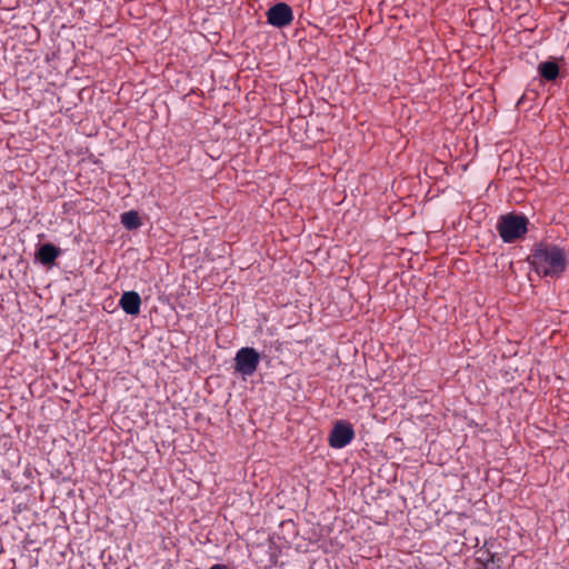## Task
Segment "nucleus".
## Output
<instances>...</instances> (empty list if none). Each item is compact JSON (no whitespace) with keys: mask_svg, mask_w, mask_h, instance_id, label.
<instances>
[{"mask_svg":"<svg viewBox=\"0 0 569 569\" xmlns=\"http://www.w3.org/2000/svg\"><path fill=\"white\" fill-rule=\"evenodd\" d=\"M527 261L539 277L560 278L568 267L566 250L547 241L535 243Z\"/></svg>","mask_w":569,"mask_h":569,"instance_id":"obj_1","label":"nucleus"},{"mask_svg":"<svg viewBox=\"0 0 569 569\" xmlns=\"http://www.w3.org/2000/svg\"><path fill=\"white\" fill-rule=\"evenodd\" d=\"M529 219L513 212L502 214L497 222V231L505 243L522 239L528 231Z\"/></svg>","mask_w":569,"mask_h":569,"instance_id":"obj_2","label":"nucleus"},{"mask_svg":"<svg viewBox=\"0 0 569 569\" xmlns=\"http://www.w3.org/2000/svg\"><path fill=\"white\" fill-rule=\"evenodd\" d=\"M259 363V352L254 348L242 347L236 353L233 369L243 378L251 377L257 371Z\"/></svg>","mask_w":569,"mask_h":569,"instance_id":"obj_3","label":"nucleus"},{"mask_svg":"<svg viewBox=\"0 0 569 569\" xmlns=\"http://www.w3.org/2000/svg\"><path fill=\"white\" fill-rule=\"evenodd\" d=\"M355 436V429L349 421L338 420L329 433L328 443L331 448L341 449L348 446Z\"/></svg>","mask_w":569,"mask_h":569,"instance_id":"obj_4","label":"nucleus"},{"mask_svg":"<svg viewBox=\"0 0 569 569\" xmlns=\"http://www.w3.org/2000/svg\"><path fill=\"white\" fill-rule=\"evenodd\" d=\"M267 22L276 28H284L293 21V12L289 4L279 2L271 6L267 12Z\"/></svg>","mask_w":569,"mask_h":569,"instance_id":"obj_5","label":"nucleus"},{"mask_svg":"<svg viewBox=\"0 0 569 569\" xmlns=\"http://www.w3.org/2000/svg\"><path fill=\"white\" fill-rule=\"evenodd\" d=\"M120 308L130 316L140 313L141 298L137 291H126L119 300Z\"/></svg>","mask_w":569,"mask_h":569,"instance_id":"obj_6","label":"nucleus"},{"mask_svg":"<svg viewBox=\"0 0 569 569\" xmlns=\"http://www.w3.org/2000/svg\"><path fill=\"white\" fill-rule=\"evenodd\" d=\"M60 249L52 243H43L36 251V259L44 266H51L60 254Z\"/></svg>","mask_w":569,"mask_h":569,"instance_id":"obj_7","label":"nucleus"},{"mask_svg":"<svg viewBox=\"0 0 569 569\" xmlns=\"http://www.w3.org/2000/svg\"><path fill=\"white\" fill-rule=\"evenodd\" d=\"M493 547V541L486 540L481 548L476 551V562L480 565V567L487 568V566L492 562L497 552H493L491 549Z\"/></svg>","mask_w":569,"mask_h":569,"instance_id":"obj_8","label":"nucleus"},{"mask_svg":"<svg viewBox=\"0 0 569 569\" xmlns=\"http://www.w3.org/2000/svg\"><path fill=\"white\" fill-rule=\"evenodd\" d=\"M538 72L546 81H555L559 77V66L555 61H545L539 63Z\"/></svg>","mask_w":569,"mask_h":569,"instance_id":"obj_9","label":"nucleus"},{"mask_svg":"<svg viewBox=\"0 0 569 569\" xmlns=\"http://www.w3.org/2000/svg\"><path fill=\"white\" fill-rule=\"evenodd\" d=\"M121 223L128 230H136L142 224V221L136 210H130L121 214Z\"/></svg>","mask_w":569,"mask_h":569,"instance_id":"obj_10","label":"nucleus"},{"mask_svg":"<svg viewBox=\"0 0 569 569\" xmlns=\"http://www.w3.org/2000/svg\"><path fill=\"white\" fill-rule=\"evenodd\" d=\"M485 569H503L502 567V557L497 555L495 556V559L492 560V562H490L487 568Z\"/></svg>","mask_w":569,"mask_h":569,"instance_id":"obj_11","label":"nucleus"},{"mask_svg":"<svg viewBox=\"0 0 569 569\" xmlns=\"http://www.w3.org/2000/svg\"><path fill=\"white\" fill-rule=\"evenodd\" d=\"M209 569H228L226 565L216 563L211 566Z\"/></svg>","mask_w":569,"mask_h":569,"instance_id":"obj_12","label":"nucleus"}]
</instances>
